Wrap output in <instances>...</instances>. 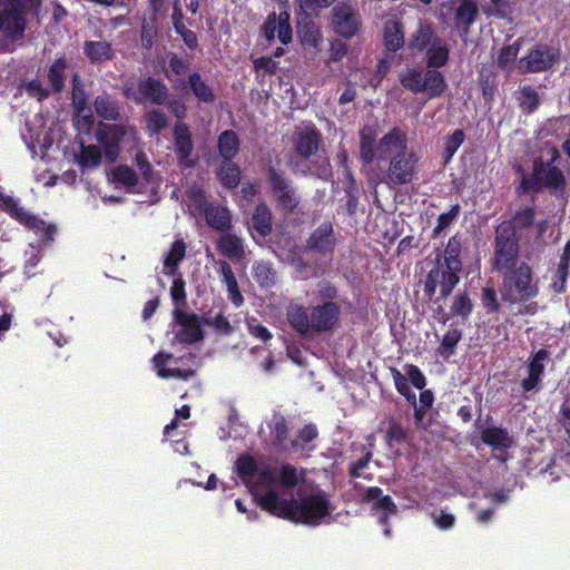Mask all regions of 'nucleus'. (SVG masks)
Instances as JSON below:
<instances>
[{
    "label": "nucleus",
    "mask_w": 570,
    "mask_h": 570,
    "mask_svg": "<svg viewBox=\"0 0 570 570\" xmlns=\"http://www.w3.org/2000/svg\"><path fill=\"white\" fill-rule=\"evenodd\" d=\"M461 252L462 243L460 237H458V235L450 237L443 252V257H440V263L463 269Z\"/></svg>",
    "instance_id": "43"
},
{
    "label": "nucleus",
    "mask_w": 570,
    "mask_h": 570,
    "mask_svg": "<svg viewBox=\"0 0 570 570\" xmlns=\"http://www.w3.org/2000/svg\"><path fill=\"white\" fill-rule=\"evenodd\" d=\"M372 452L367 451L362 458L352 462L348 466V475L353 479L364 478L371 480V476H366L362 473V471L368 466L370 461L372 460Z\"/></svg>",
    "instance_id": "60"
},
{
    "label": "nucleus",
    "mask_w": 570,
    "mask_h": 570,
    "mask_svg": "<svg viewBox=\"0 0 570 570\" xmlns=\"http://www.w3.org/2000/svg\"><path fill=\"white\" fill-rule=\"evenodd\" d=\"M501 298L502 301L515 304L527 303L539 294L538 282L534 279L532 267L520 262L519 266L503 274Z\"/></svg>",
    "instance_id": "7"
},
{
    "label": "nucleus",
    "mask_w": 570,
    "mask_h": 570,
    "mask_svg": "<svg viewBox=\"0 0 570 570\" xmlns=\"http://www.w3.org/2000/svg\"><path fill=\"white\" fill-rule=\"evenodd\" d=\"M82 49L83 55L94 65L100 63L102 61L112 60L115 57V51L112 49L111 43L105 40H87L83 42Z\"/></svg>",
    "instance_id": "26"
},
{
    "label": "nucleus",
    "mask_w": 570,
    "mask_h": 570,
    "mask_svg": "<svg viewBox=\"0 0 570 570\" xmlns=\"http://www.w3.org/2000/svg\"><path fill=\"white\" fill-rule=\"evenodd\" d=\"M481 440L484 444L497 449H508L512 444V439L509 432L501 426L487 428L481 432Z\"/></svg>",
    "instance_id": "32"
},
{
    "label": "nucleus",
    "mask_w": 570,
    "mask_h": 570,
    "mask_svg": "<svg viewBox=\"0 0 570 570\" xmlns=\"http://www.w3.org/2000/svg\"><path fill=\"white\" fill-rule=\"evenodd\" d=\"M202 321L199 318H195L194 322H190L184 326L176 333V340L183 344H194L204 338V333L200 327Z\"/></svg>",
    "instance_id": "45"
},
{
    "label": "nucleus",
    "mask_w": 570,
    "mask_h": 570,
    "mask_svg": "<svg viewBox=\"0 0 570 570\" xmlns=\"http://www.w3.org/2000/svg\"><path fill=\"white\" fill-rule=\"evenodd\" d=\"M517 100L524 114L534 112L540 106V96L531 86H522L517 91Z\"/></svg>",
    "instance_id": "42"
},
{
    "label": "nucleus",
    "mask_w": 570,
    "mask_h": 570,
    "mask_svg": "<svg viewBox=\"0 0 570 570\" xmlns=\"http://www.w3.org/2000/svg\"><path fill=\"white\" fill-rule=\"evenodd\" d=\"M332 24L337 35L351 39L360 31V14L348 2H338L332 9Z\"/></svg>",
    "instance_id": "16"
},
{
    "label": "nucleus",
    "mask_w": 570,
    "mask_h": 570,
    "mask_svg": "<svg viewBox=\"0 0 570 570\" xmlns=\"http://www.w3.org/2000/svg\"><path fill=\"white\" fill-rule=\"evenodd\" d=\"M462 268L440 263V256H436L433 267L426 273L424 279V296L432 299L440 288V298L449 297L460 283Z\"/></svg>",
    "instance_id": "12"
},
{
    "label": "nucleus",
    "mask_w": 570,
    "mask_h": 570,
    "mask_svg": "<svg viewBox=\"0 0 570 570\" xmlns=\"http://www.w3.org/2000/svg\"><path fill=\"white\" fill-rule=\"evenodd\" d=\"M188 86L200 102L213 104L216 100L214 90L203 80L199 72H193L188 76Z\"/></svg>",
    "instance_id": "34"
},
{
    "label": "nucleus",
    "mask_w": 570,
    "mask_h": 570,
    "mask_svg": "<svg viewBox=\"0 0 570 570\" xmlns=\"http://www.w3.org/2000/svg\"><path fill=\"white\" fill-rule=\"evenodd\" d=\"M462 331L454 326L450 325V328L444 333L441 343L438 347V353L444 358L448 360L455 353V348L458 343L462 338Z\"/></svg>",
    "instance_id": "40"
},
{
    "label": "nucleus",
    "mask_w": 570,
    "mask_h": 570,
    "mask_svg": "<svg viewBox=\"0 0 570 570\" xmlns=\"http://www.w3.org/2000/svg\"><path fill=\"white\" fill-rule=\"evenodd\" d=\"M391 373L394 380V385L396 391L405 397V400L415 407L416 404V394L409 385L407 379L403 375L396 367H391Z\"/></svg>",
    "instance_id": "48"
},
{
    "label": "nucleus",
    "mask_w": 570,
    "mask_h": 570,
    "mask_svg": "<svg viewBox=\"0 0 570 570\" xmlns=\"http://www.w3.org/2000/svg\"><path fill=\"white\" fill-rule=\"evenodd\" d=\"M202 324L206 326H213L216 332L224 335H230L234 332V327L227 317H225L222 313L217 314L215 317H204L202 320Z\"/></svg>",
    "instance_id": "55"
},
{
    "label": "nucleus",
    "mask_w": 570,
    "mask_h": 570,
    "mask_svg": "<svg viewBox=\"0 0 570 570\" xmlns=\"http://www.w3.org/2000/svg\"><path fill=\"white\" fill-rule=\"evenodd\" d=\"M338 239L331 220H324L312 230L305 240L304 249L306 253L316 254L322 257H332Z\"/></svg>",
    "instance_id": "13"
},
{
    "label": "nucleus",
    "mask_w": 570,
    "mask_h": 570,
    "mask_svg": "<svg viewBox=\"0 0 570 570\" xmlns=\"http://www.w3.org/2000/svg\"><path fill=\"white\" fill-rule=\"evenodd\" d=\"M479 9L475 0H461L454 12V21L460 30V35H468L470 27L476 21Z\"/></svg>",
    "instance_id": "24"
},
{
    "label": "nucleus",
    "mask_w": 570,
    "mask_h": 570,
    "mask_svg": "<svg viewBox=\"0 0 570 570\" xmlns=\"http://www.w3.org/2000/svg\"><path fill=\"white\" fill-rule=\"evenodd\" d=\"M268 429L271 430L274 448L278 451H284L289 434V428L285 416L279 412H275L271 422H268Z\"/></svg>",
    "instance_id": "27"
},
{
    "label": "nucleus",
    "mask_w": 570,
    "mask_h": 570,
    "mask_svg": "<svg viewBox=\"0 0 570 570\" xmlns=\"http://www.w3.org/2000/svg\"><path fill=\"white\" fill-rule=\"evenodd\" d=\"M473 311V303L466 291H463L456 294L450 306V313L444 312L442 306H439L435 309V313L439 314L438 321L442 324H446L451 317L460 316L463 320H466Z\"/></svg>",
    "instance_id": "20"
},
{
    "label": "nucleus",
    "mask_w": 570,
    "mask_h": 570,
    "mask_svg": "<svg viewBox=\"0 0 570 570\" xmlns=\"http://www.w3.org/2000/svg\"><path fill=\"white\" fill-rule=\"evenodd\" d=\"M183 357H174L173 354L166 352H158L153 357V364L157 372V375L161 379H177L188 381L195 375L193 368H180L178 366L168 367V362L178 364Z\"/></svg>",
    "instance_id": "19"
},
{
    "label": "nucleus",
    "mask_w": 570,
    "mask_h": 570,
    "mask_svg": "<svg viewBox=\"0 0 570 570\" xmlns=\"http://www.w3.org/2000/svg\"><path fill=\"white\" fill-rule=\"evenodd\" d=\"M96 137L104 147L106 158L115 161L119 155V137L112 134L109 127L99 128Z\"/></svg>",
    "instance_id": "37"
},
{
    "label": "nucleus",
    "mask_w": 570,
    "mask_h": 570,
    "mask_svg": "<svg viewBox=\"0 0 570 570\" xmlns=\"http://www.w3.org/2000/svg\"><path fill=\"white\" fill-rule=\"evenodd\" d=\"M549 154L548 160L542 157H537L533 160L531 174L522 176L518 188L519 193H538L541 189H547L557 197L566 193L567 178L558 166L561 155L556 147H551Z\"/></svg>",
    "instance_id": "5"
},
{
    "label": "nucleus",
    "mask_w": 570,
    "mask_h": 570,
    "mask_svg": "<svg viewBox=\"0 0 570 570\" xmlns=\"http://www.w3.org/2000/svg\"><path fill=\"white\" fill-rule=\"evenodd\" d=\"M386 440L396 444H402L406 440V432L399 422L393 421L389 424Z\"/></svg>",
    "instance_id": "64"
},
{
    "label": "nucleus",
    "mask_w": 570,
    "mask_h": 570,
    "mask_svg": "<svg viewBox=\"0 0 570 570\" xmlns=\"http://www.w3.org/2000/svg\"><path fill=\"white\" fill-rule=\"evenodd\" d=\"M42 0H0V35L11 42L22 40L28 13L31 10L38 12Z\"/></svg>",
    "instance_id": "6"
},
{
    "label": "nucleus",
    "mask_w": 570,
    "mask_h": 570,
    "mask_svg": "<svg viewBox=\"0 0 570 570\" xmlns=\"http://www.w3.org/2000/svg\"><path fill=\"white\" fill-rule=\"evenodd\" d=\"M569 275V267L563 265H558V268L553 275L551 287L552 289L560 294L566 291L567 279Z\"/></svg>",
    "instance_id": "63"
},
{
    "label": "nucleus",
    "mask_w": 570,
    "mask_h": 570,
    "mask_svg": "<svg viewBox=\"0 0 570 570\" xmlns=\"http://www.w3.org/2000/svg\"><path fill=\"white\" fill-rule=\"evenodd\" d=\"M383 43L386 51L394 53L404 46V24L395 16L384 22Z\"/></svg>",
    "instance_id": "21"
},
{
    "label": "nucleus",
    "mask_w": 570,
    "mask_h": 570,
    "mask_svg": "<svg viewBox=\"0 0 570 570\" xmlns=\"http://www.w3.org/2000/svg\"><path fill=\"white\" fill-rule=\"evenodd\" d=\"M186 244L184 239H176L164 258V266L169 269V275H175L179 263L185 258Z\"/></svg>",
    "instance_id": "44"
},
{
    "label": "nucleus",
    "mask_w": 570,
    "mask_h": 570,
    "mask_svg": "<svg viewBox=\"0 0 570 570\" xmlns=\"http://www.w3.org/2000/svg\"><path fill=\"white\" fill-rule=\"evenodd\" d=\"M146 129L150 136H158L168 127V118L160 109H151L145 115Z\"/></svg>",
    "instance_id": "46"
},
{
    "label": "nucleus",
    "mask_w": 570,
    "mask_h": 570,
    "mask_svg": "<svg viewBox=\"0 0 570 570\" xmlns=\"http://www.w3.org/2000/svg\"><path fill=\"white\" fill-rule=\"evenodd\" d=\"M252 269L253 277L261 287L269 288L275 285L277 274L271 262H255Z\"/></svg>",
    "instance_id": "38"
},
{
    "label": "nucleus",
    "mask_w": 570,
    "mask_h": 570,
    "mask_svg": "<svg viewBox=\"0 0 570 570\" xmlns=\"http://www.w3.org/2000/svg\"><path fill=\"white\" fill-rule=\"evenodd\" d=\"M318 438V430L315 424H305L297 431L296 436L291 441V448L294 451L298 450H314L315 446H309V443Z\"/></svg>",
    "instance_id": "41"
},
{
    "label": "nucleus",
    "mask_w": 570,
    "mask_h": 570,
    "mask_svg": "<svg viewBox=\"0 0 570 570\" xmlns=\"http://www.w3.org/2000/svg\"><path fill=\"white\" fill-rule=\"evenodd\" d=\"M218 252L229 259H240L244 255L242 239L235 234H224L217 240Z\"/></svg>",
    "instance_id": "33"
},
{
    "label": "nucleus",
    "mask_w": 570,
    "mask_h": 570,
    "mask_svg": "<svg viewBox=\"0 0 570 570\" xmlns=\"http://www.w3.org/2000/svg\"><path fill=\"white\" fill-rule=\"evenodd\" d=\"M338 296L337 287L330 281H321L316 285L314 297L320 303L335 302Z\"/></svg>",
    "instance_id": "51"
},
{
    "label": "nucleus",
    "mask_w": 570,
    "mask_h": 570,
    "mask_svg": "<svg viewBox=\"0 0 570 570\" xmlns=\"http://www.w3.org/2000/svg\"><path fill=\"white\" fill-rule=\"evenodd\" d=\"M481 302L487 314H495L500 311L501 304L498 299L497 291L493 287L485 286L482 288Z\"/></svg>",
    "instance_id": "53"
},
{
    "label": "nucleus",
    "mask_w": 570,
    "mask_h": 570,
    "mask_svg": "<svg viewBox=\"0 0 570 570\" xmlns=\"http://www.w3.org/2000/svg\"><path fill=\"white\" fill-rule=\"evenodd\" d=\"M250 220L252 227L261 237L265 238L271 235L273 230V216L269 206L265 202L256 205Z\"/></svg>",
    "instance_id": "29"
},
{
    "label": "nucleus",
    "mask_w": 570,
    "mask_h": 570,
    "mask_svg": "<svg viewBox=\"0 0 570 570\" xmlns=\"http://www.w3.org/2000/svg\"><path fill=\"white\" fill-rule=\"evenodd\" d=\"M439 39L440 37L433 26L428 21L420 20L416 29L409 38V49L422 52L434 45Z\"/></svg>",
    "instance_id": "22"
},
{
    "label": "nucleus",
    "mask_w": 570,
    "mask_h": 570,
    "mask_svg": "<svg viewBox=\"0 0 570 570\" xmlns=\"http://www.w3.org/2000/svg\"><path fill=\"white\" fill-rule=\"evenodd\" d=\"M520 51V43L503 46L498 55V66L502 69L507 68L510 63L514 62Z\"/></svg>",
    "instance_id": "57"
},
{
    "label": "nucleus",
    "mask_w": 570,
    "mask_h": 570,
    "mask_svg": "<svg viewBox=\"0 0 570 570\" xmlns=\"http://www.w3.org/2000/svg\"><path fill=\"white\" fill-rule=\"evenodd\" d=\"M299 483V475L296 466L286 463L281 468L278 484L283 488L293 489Z\"/></svg>",
    "instance_id": "52"
},
{
    "label": "nucleus",
    "mask_w": 570,
    "mask_h": 570,
    "mask_svg": "<svg viewBox=\"0 0 570 570\" xmlns=\"http://www.w3.org/2000/svg\"><path fill=\"white\" fill-rule=\"evenodd\" d=\"M187 196L190 205L199 213H204L212 204L207 202L205 191L198 186H193Z\"/></svg>",
    "instance_id": "58"
},
{
    "label": "nucleus",
    "mask_w": 570,
    "mask_h": 570,
    "mask_svg": "<svg viewBox=\"0 0 570 570\" xmlns=\"http://www.w3.org/2000/svg\"><path fill=\"white\" fill-rule=\"evenodd\" d=\"M236 471L237 474L243 479H252L256 475L258 471V465L256 460L247 454H240L236 460Z\"/></svg>",
    "instance_id": "49"
},
{
    "label": "nucleus",
    "mask_w": 570,
    "mask_h": 570,
    "mask_svg": "<svg viewBox=\"0 0 570 570\" xmlns=\"http://www.w3.org/2000/svg\"><path fill=\"white\" fill-rule=\"evenodd\" d=\"M240 142L237 134L227 129L220 132L217 139V148L220 157L225 160H233L239 151Z\"/></svg>",
    "instance_id": "31"
},
{
    "label": "nucleus",
    "mask_w": 570,
    "mask_h": 570,
    "mask_svg": "<svg viewBox=\"0 0 570 570\" xmlns=\"http://www.w3.org/2000/svg\"><path fill=\"white\" fill-rule=\"evenodd\" d=\"M450 49L441 38L425 50L426 70L407 67L399 73L402 87L413 94H426L430 99L441 97L446 88L445 77L438 69L449 62Z\"/></svg>",
    "instance_id": "3"
},
{
    "label": "nucleus",
    "mask_w": 570,
    "mask_h": 570,
    "mask_svg": "<svg viewBox=\"0 0 570 570\" xmlns=\"http://www.w3.org/2000/svg\"><path fill=\"white\" fill-rule=\"evenodd\" d=\"M94 107L97 115L106 120H118L120 117L119 106L109 95L102 94L96 97Z\"/></svg>",
    "instance_id": "36"
},
{
    "label": "nucleus",
    "mask_w": 570,
    "mask_h": 570,
    "mask_svg": "<svg viewBox=\"0 0 570 570\" xmlns=\"http://www.w3.org/2000/svg\"><path fill=\"white\" fill-rule=\"evenodd\" d=\"M246 326H247L248 333L252 336H254L263 342H267V341L272 340V337H273L269 330L266 326L258 323V321L255 317L247 318Z\"/></svg>",
    "instance_id": "59"
},
{
    "label": "nucleus",
    "mask_w": 570,
    "mask_h": 570,
    "mask_svg": "<svg viewBox=\"0 0 570 570\" xmlns=\"http://www.w3.org/2000/svg\"><path fill=\"white\" fill-rule=\"evenodd\" d=\"M460 205H453L450 210L442 213L438 217V224L433 229V237L439 236L444 229H446L460 215Z\"/></svg>",
    "instance_id": "54"
},
{
    "label": "nucleus",
    "mask_w": 570,
    "mask_h": 570,
    "mask_svg": "<svg viewBox=\"0 0 570 570\" xmlns=\"http://www.w3.org/2000/svg\"><path fill=\"white\" fill-rule=\"evenodd\" d=\"M268 194L278 212L285 215L295 214L301 204V196L286 173L273 165L266 169Z\"/></svg>",
    "instance_id": "9"
},
{
    "label": "nucleus",
    "mask_w": 570,
    "mask_h": 570,
    "mask_svg": "<svg viewBox=\"0 0 570 570\" xmlns=\"http://www.w3.org/2000/svg\"><path fill=\"white\" fill-rule=\"evenodd\" d=\"M258 505L269 514L306 525H318L331 511V501L324 491L309 493L298 500L281 498L271 490L257 498Z\"/></svg>",
    "instance_id": "2"
},
{
    "label": "nucleus",
    "mask_w": 570,
    "mask_h": 570,
    "mask_svg": "<svg viewBox=\"0 0 570 570\" xmlns=\"http://www.w3.org/2000/svg\"><path fill=\"white\" fill-rule=\"evenodd\" d=\"M77 160L82 168L98 167L101 163V151L96 145H81Z\"/></svg>",
    "instance_id": "47"
},
{
    "label": "nucleus",
    "mask_w": 570,
    "mask_h": 570,
    "mask_svg": "<svg viewBox=\"0 0 570 570\" xmlns=\"http://www.w3.org/2000/svg\"><path fill=\"white\" fill-rule=\"evenodd\" d=\"M464 141V132L461 129H456L446 137L445 144H444V153L446 154L448 158L450 159L459 149V147Z\"/></svg>",
    "instance_id": "61"
},
{
    "label": "nucleus",
    "mask_w": 570,
    "mask_h": 570,
    "mask_svg": "<svg viewBox=\"0 0 570 570\" xmlns=\"http://www.w3.org/2000/svg\"><path fill=\"white\" fill-rule=\"evenodd\" d=\"M289 13L287 10L281 11L276 14L275 11L268 13L262 31L268 42L275 40L276 32L277 38L283 45H288L293 39V30L289 22Z\"/></svg>",
    "instance_id": "18"
},
{
    "label": "nucleus",
    "mask_w": 570,
    "mask_h": 570,
    "mask_svg": "<svg viewBox=\"0 0 570 570\" xmlns=\"http://www.w3.org/2000/svg\"><path fill=\"white\" fill-rule=\"evenodd\" d=\"M406 379L410 381L412 385L417 390H423L426 385V379L419 366L414 364H407L405 366Z\"/></svg>",
    "instance_id": "62"
},
{
    "label": "nucleus",
    "mask_w": 570,
    "mask_h": 570,
    "mask_svg": "<svg viewBox=\"0 0 570 570\" xmlns=\"http://www.w3.org/2000/svg\"><path fill=\"white\" fill-rule=\"evenodd\" d=\"M560 59V50L548 45H535L528 55L520 60V68L524 72L537 73L550 70Z\"/></svg>",
    "instance_id": "15"
},
{
    "label": "nucleus",
    "mask_w": 570,
    "mask_h": 570,
    "mask_svg": "<svg viewBox=\"0 0 570 570\" xmlns=\"http://www.w3.org/2000/svg\"><path fill=\"white\" fill-rule=\"evenodd\" d=\"M207 225L216 230L226 232L232 227V216L226 207L210 204L203 213Z\"/></svg>",
    "instance_id": "28"
},
{
    "label": "nucleus",
    "mask_w": 570,
    "mask_h": 570,
    "mask_svg": "<svg viewBox=\"0 0 570 570\" xmlns=\"http://www.w3.org/2000/svg\"><path fill=\"white\" fill-rule=\"evenodd\" d=\"M358 139L363 166L376 165L392 185H409L416 179L420 157L409 148L404 130L393 127L377 139V125L364 124L358 129Z\"/></svg>",
    "instance_id": "1"
},
{
    "label": "nucleus",
    "mask_w": 570,
    "mask_h": 570,
    "mask_svg": "<svg viewBox=\"0 0 570 570\" xmlns=\"http://www.w3.org/2000/svg\"><path fill=\"white\" fill-rule=\"evenodd\" d=\"M288 324L301 335L333 331L341 320V306L336 302L318 303L309 309L289 304L286 311Z\"/></svg>",
    "instance_id": "4"
},
{
    "label": "nucleus",
    "mask_w": 570,
    "mask_h": 570,
    "mask_svg": "<svg viewBox=\"0 0 570 570\" xmlns=\"http://www.w3.org/2000/svg\"><path fill=\"white\" fill-rule=\"evenodd\" d=\"M219 271L223 276V283L226 285L228 298L236 307H239L244 303V297L239 291L238 282L232 266L223 261L219 264Z\"/></svg>",
    "instance_id": "30"
},
{
    "label": "nucleus",
    "mask_w": 570,
    "mask_h": 570,
    "mask_svg": "<svg viewBox=\"0 0 570 570\" xmlns=\"http://www.w3.org/2000/svg\"><path fill=\"white\" fill-rule=\"evenodd\" d=\"M362 502H373L372 510L381 511L382 513L396 514L399 511L393 499L390 495H383V490L379 487L367 488L362 497Z\"/></svg>",
    "instance_id": "25"
},
{
    "label": "nucleus",
    "mask_w": 570,
    "mask_h": 570,
    "mask_svg": "<svg viewBox=\"0 0 570 570\" xmlns=\"http://www.w3.org/2000/svg\"><path fill=\"white\" fill-rule=\"evenodd\" d=\"M520 244L517 230L510 220L500 223L494 232L492 271L500 275L519 266Z\"/></svg>",
    "instance_id": "8"
},
{
    "label": "nucleus",
    "mask_w": 570,
    "mask_h": 570,
    "mask_svg": "<svg viewBox=\"0 0 570 570\" xmlns=\"http://www.w3.org/2000/svg\"><path fill=\"white\" fill-rule=\"evenodd\" d=\"M535 218V212L533 207H523L515 212L513 216V222H511L515 227L525 229L533 225Z\"/></svg>",
    "instance_id": "56"
},
{
    "label": "nucleus",
    "mask_w": 570,
    "mask_h": 570,
    "mask_svg": "<svg viewBox=\"0 0 570 570\" xmlns=\"http://www.w3.org/2000/svg\"><path fill=\"white\" fill-rule=\"evenodd\" d=\"M112 178L116 183L126 187H135L138 184L137 173L127 165H119L112 170Z\"/></svg>",
    "instance_id": "50"
},
{
    "label": "nucleus",
    "mask_w": 570,
    "mask_h": 570,
    "mask_svg": "<svg viewBox=\"0 0 570 570\" xmlns=\"http://www.w3.org/2000/svg\"><path fill=\"white\" fill-rule=\"evenodd\" d=\"M67 59L65 57L57 58L50 66L47 77L55 94H60L65 88Z\"/></svg>",
    "instance_id": "39"
},
{
    "label": "nucleus",
    "mask_w": 570,
    "mask_h": 570,
    "mask_svg": "<svg viewBox=\"0 0 570 570\" xmlns=\"http://www.w3.org/2000/svg\"><path fill=\"white\" fill-rule=\"evenodd\" d=\"M122 95L137 105L161 106L169 95L167 85L153 76L127 79L122 85Z\"/></svg>",
    "instance_id": "10"
},
{
    "label": "nucleus",
    "mask_w": 570,
    "mask_h": 570,
    "mask_svg": "<svg viewBox=\"0 0 570 570\" xmlns=\"http://www.w3.org/2000/svg\"><path fill=\"white\" fill-rule=\"evenodd\" d=\"M548 357L549 352L546 348H540L533 354L528 364V377L521 381V386L524 392H530L538 386L544 372L543 362Z\"/></svg>",
    "instance_id": "23"
},
{
    "label": "nucleus",
    "mask_w": 570,
    "mask_h": 570,
    "mask_svg": "<svg viewBox=\"0 0 570 570\" xmlns=\"http://www.w3.org/2000/svg\"><path fill=\"white\" fill-rule=\"evenodd\" d=\"M0 210L8 214L20 225L33 230L43 244H49L53 240L57 233L56 225L47 224L37 215L28 212L12 196L0 194Z\"/></svg>",
    "instance_id": "11"
},
{
    "label": "nucleus",
    "mask_w": 570,
    "mask_h": 570,
    "mask_svg": "<svg viewBox=\"0 0 570 570\" xmlns=\"http://www.w3.org/2000/svg\"><path fill=\"white\" fill-rule=\"evenodd\" d=\"M240 175L242 171L237 164L233 160H222L217 176L224 187L227 189L236 188L239 185Z\"/></svg>",
    "instance_id": "35"
},
{
    "label": "nucleus",
    "mask_w": 570,
    "mask_h": 570,
    "mask_svg": "<svg viewBox=\"0 0 570 570\" xmlns=\"http://www.w3.org/2000/svg\"><path fill=\"white\" fill-rule=\"evenodd\" d=\"M321 141L322 134L314 124L297 129L292 136L293 150L303 159H308L316 155Z\"/></svg>",
    "instance_id": "17"
},
{
    "label": "nucleus",
    "mask_w": 570,
    "mask_h": 570,
    "mask_svg": "<svg viewBox=\"0 0 570 570\" xmlns=\"http://www.w3.org/2000/svg\"><path fill=\"white\" fill-rule=\"evenodd\" d=\"M175 155L180 168H194L198 156L194 153V141L189 126L185 121H176L173 129Z\"/></svg>",
    "instance_id": "14"
}]
</instances>
